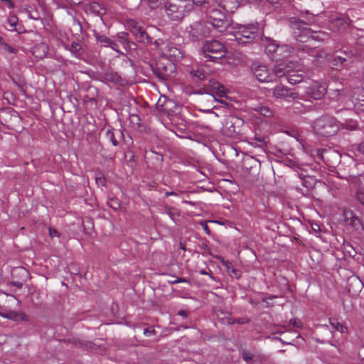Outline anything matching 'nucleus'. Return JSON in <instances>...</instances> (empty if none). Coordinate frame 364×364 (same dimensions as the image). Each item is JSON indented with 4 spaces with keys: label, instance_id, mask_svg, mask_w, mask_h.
<instances>
[{
    "label": "nucleus",
    "instance_id": "nucleus-1",
    "mask_svg": "<svg viewBox=\"0 0 364 364\" xmlns=\"http://www.w3.org/2000/svg\"><path fill=\"white\" fill-rule=\"evenodd\" d=\"M291 26L293 29V35L296 40L300 43H306L305 45H299L298 49L299 50H308L316 47L313 42L322 41L323 36H326L322 31H312L301 20L291 21Z\"/></svg>",
    "mask_w": 364,
    "mask_h": 364
},
{
    "label": "nucleus",
    "instance_id": "nucleus-2",
    "mask_svg": "<svg viewBox=\"0 0 364 364\" xmlns=\"http://www.w3.org/2000/svg\"><path fill=\"white\" fill-rule=\"evenodd\" d=\"M208 0H168L166 13L173 21H180L191 12L195 6H202Z\"/></svg>",
    "mask_w": 364,
    "mask_h": 364
},
{
    "label": "nucleus",
    "instance_id": "nucleus-3",
    "mask_svg": "<svg viewBox=\"0 0 364 364\" xmlns=\"http://www.w3.org/2000/svg\"><path fill=\"white\" fill-rule=\"evenodd\" d=\"M207 4L209 23L218 32L222 33L225 31L230 24L226 16L227 12L220 9L218 6H215L213 1L210 3L208 1Z\"/></svg>",
    "mask_w": 364,
    "mask_h": 364
},
{
    "label": "nucleus",
    "instance_id": "nucleus-4",
    "mask_svg": "<svg viewBox=\"0 0 364 364\" xmlns=\"http://www.w3.org/2000/svg\"><path fill=\"white\" fill-rule=\"evenodd\" d=\"M314 131L319 136L329 137L337 134L340 129L339 122L331 116H322L312 124Z\"/></svg>",
    "mask_w": 364,
    "mask_h": 364
},
{
    "label": "nucleus",
    "instance_id": "nucleus-5",
    "mask_svg": "<svg viewBox=\"0 0 364 364\" xmlns=\"http://www.w3.org/2000/svg\"><path fill=\"white\" fill-rule=\"evenodd\" d=\"M262 34L260 26L255 23L241 26L235 37L238 43L245 44L261 38Z\"/></svg>",
    "mask_w": 364,
    "mask_h": 364
},
{
    "label": "nucleus",
    "instance_id": "nucleus-6",
    "mask_svg": "<svg viewBox=\"0 0 364 364\" xmlns=\"http://www.w3.org/2000/svg\"><path fill=\"white\" fill-rule=\"evenodd\" d=\"M202 50L206 61L216 62L226 54L225 46L217 40L205 41Z\"/></svg>",
    "mask_w": 364,
    "mask_h": 364
},
{
    "label": "nucleus",
    "instance_id": "nucleus-7",
    "mask_svg": "<svg viewBox=\"0 0 364 364\" xmlns=\"http://www.w3.org/2000/svg\"><path fill=\"white\" fill-rule=\"evenodd\" d=\"M156 48L159 50L161 55L168 62L173 63L181 60L183 57L182 53L172 43L165 41L163 39H156L154 41Z\"/></svg>",
    "mask_w": 364,
    "mask_h": 364
},
{
    "label": "nucleus",
    "instance_id": "nucleus-8",
    "mask_svg": "<svg viewBox=\"0 0 364 364\" xmlns=\"http://www.w3.org/2000/svg\"><path fill=\"white\" fill-rule=\"evenodd\" d=\"M121 67L119 68L118 72H115V84H119L120 86L131 84L132 79L130 75L134 74L132 61L126 56H123Z\"/></svg>",
    "mask_w": 364,
    "mask_h": 364
},
{
    "label": "nucleus",
    "instance_id": "nucleus-9",
    "mask_svg": "<svg viewBox=\"0 0 364 364\" xmlns=\"http://www.w3.org/2000/svg\"><path fill=\"white\" fill-rule=\"evenodd\" d=\"M242 124L243 121L242 119L230 115L225 118L221 132L223 135L234 138L240 134V127Z\"/></svg>",
    "mask_w": 364,
    "mask_h": 364
},
{
    "label": "nucleus",
    "instance_id": "nucleus-10",
    "mask_svg": "<svg viewBox=\"0 0 364 364\" xmlns=\"http://www.w3.org/2000/svg\"><path fill=\"white\" fill-rule=\"evenodd\" d=\"M126 27L130 31L135 39L143 43H150L151 38L146 32V29L139 22L134 20H127Z\"/></svg>",
    "mask_w": 364,
    "mask_h": 364
},
{
    "label": "nucleus",
    "instance_id": "nucleus-11",
    "mask_svg": "<svg viewBox=\"0 0 364 364\" xmlns=\"http://www.w3.org/2000/svg\"><path fill=\"white\" fill-rule=\"evenodd\" d=\"M210 28L201 21L193 23L188 28L189 37L193 41H198L209 36Z\"/></svg>",
    "mask_w": 364,
    "mask_h": 364
},
{
    "label": "nucleus",
    "instance_id": "nucleus-12",
    "mask_svg": "<svg viewBox=\"0 0 364 364\" xmlns=\"http://www.w3.org/2000/svg\"><path fill=\"white\" fill-rule=\"evenodd\" d=\"M175 69L174 63L168 61L164 63L160 60L156 63V66L153 68V72L159 79L166 80L171 76V74Z\"/></svg>",
    "mask_w": 364,
    "mask_h": 364
},
{
    "label": "nucleus",
    "instance_id": "nucleus-13",
    "mask_svg": "<svg viewBox=\"0 0 364 364\" xmlns=\"http://www.w3.org/2000/svg\"><path fill=\"white\" fill-rule=\"evenodd\" d=\"M327 92L326 84L314 81L306 87V94L308 97L314 100H320Z\"/></svg>",
    "mask_w": 364,
    "mask_h": 364
},
{
    "label": "nucleus",
    "instance_id": "nucleus-14",
    "mask_svg": "<svg viewBox=\"0 0 364 364\" xmlns=\"http://www.w3.org/2000/svg\"><path fill=\"white\" fill-rule=\"evenodd\" d=\"M252 70L255 77L261 82H269L274 80V75L264 65H254Z\"/></svg>",
    "mask_w": 364,
    "mask_h": 364
},
{
    "label": "nucleus",
    "instance_id": "nucleus-15",
    "mask_svg": "<svg viewBox=\"0 0 364 364\" xmlns=\"http://www.w3.org/2000/svg\"><path fill=\"white\" fill-rule=\"evenodd\" d=\"M127 36V33H118L117 38H115V52H118L122 54L124 53V52L119 49L120 46H122L126 52L128 50L135 49L136 44L128 41Z\"/></svg>",
    "mask_w": 364,
    "mask_h": 364
},
{
    "label": "nucleus",
    "instance_id": "nucleus-16",
    "mask_svg": "<svg viewBox=\"0 0 364 364\" xmlns=\"http://www.w3.org/2000/svg\"><path fill=\"white\" fill-rule=\"evenodd\" d=\"M205 89L209 95L210 98L215 100V95L223 97L225 95V87L215 80H210L208 83L205 85Z\"/></svg>",
    "mask_w": 364,
    "mask_h": 364
},
{
    "label": "nucleus",
    "instance_id": "nucleus-17",
    "mask_svg": "<svg viewBox=\"0 0 364 364\" xmlns=\"http://www.w3.org/2000/svg\"><path fill=\"white\" fill-rule=\"evenodd\" d=\"M273 96L278 99H284L287 101L294 100L298 97V95L293 92L289 87L284 85L276 86L273 89Z\"/></svg>",
    "mask_w": 364,
    "mask_h": 364
},
{
    "label": "nucleus",
    "instance_id": "nucleus-18",
    "mask_svg": "<svg viewBox=\"0 0 364 364\" xmlns=\"http://www.w3.org/2000/svg\"><path fill=\"white\" fill-rule=\"evenodd\" d=\"M350 26V20L347 17H338L331 20L329 24L331 30L333 32H345Z\"/></svg>",
    "mask_w": 364,
    "mask_h": 364
},
{
    "label": "nucleus",
    "instance_id": "nucleus-19",
    "mask_svg": "<svg viewBox=\"0 0 364 364\" xmlns=\"http://www.w3.org/2000/svg\"><path fill=\"white\" fill-rule=\"evenodd\" d=\"M276 61V65L274 68V76L276 75L279 77H281L284 75H288L289 72H291V68L294 66V63L291 62L287 63L286 61H283L282 60H279V58L272 59Z\"/></svg>",
    "mask_w": 364,
    "mask_h": 364
},
{
    "label": "nucleus",
    "instance_id": "nucleus-20",
    "mask_svg": "<svg viewBox=\"0 0 364 364\" xmlns=\"http://www.w3.org/2000/svg\"><path fill=\"white\" fill-rule=\"evenodd\" d=\"M122 98L121 100V105L122 106V109H120L119 112L118 111V108H115V112L117 113L118 120L119 122L124 121L127 119L129 115L130 105L129 101L130 97L126 93H122Z\"/></svg>",
    "mask_w": 364,
    "mask_h": 364
},
{
    "label": "nucleus",
    "instance_id": "nucleus-21",
    "mask_svg": "<svg viewBox=\"0 0 364 364\" xmlns=\"http://www.w3.org/2000/svg\"><path fill=\"white\" fill-rule=\"evenodd\" d=\"M215 6H218L220 9L228 13H234L240 6V0H215Z\"/></svg>",
    "mask_w": 364,
    "mask_h": 364
},
{
    "label": "nucleus",
    "instance_id": "nucleus-22",
    "mask_svg": "<svg viewBox=\"0 0 364 364\" xmlns=\"http://www.w3.org/2000/svg\"><path fill=\"white\" fill-rule=\"evenodd\" d=\"M304 71L296 68L295 65H294L291 68V72H289L287 75V81L292 85H296L299 82H301L304 80Z\"/></svg>",
    "mask_w": 364,
    "mask_h": 364
},
{
    "label": "nucleus",
    "instance_id": "nucleus-23",
    "mask_svg": "<svg viewBox=\"0 0 364 364\" xmlns=\"http://www.w3.org/2000/svg\"><path fill=\"white\" fill-rule=\"evenodd\" d=\"M293 51L294 48L288 45H279L276 56H271V58L276 59L277 58L282 60L283 58L289 56Z\"/></svg>",
    "mask_w": 364,
    "mask_h": 364
},
{
    "label": "nucleus",
    "instance_id": "nucleus-24",
    "mask_svg": "<svg viewBox=\"0 0 364 364\" xmlns=\"http://www.w3.org/2000/svg\"><path fill=\"white\" fill-rule=\"evenodd\" d=\"M328 93L331 98L336 99L338 96L342 95L343 92V85L341 83L330 84L327 87Z\"/></svg>",
    "mask_w": 364,
    "mask_h": 364
},
{
    "label": "nucleus",
    "instance_id": "nucleus-25",
    "mask_svg": "<svg viewBox=\"0 0 364 364\" xmlns=\"http://www.w3.org/2000/svg\"><path fill=\"white\" fill-rule=\"evenodd\" d=\"M1 316L17 321L18 320L25 321L26 320V315L23 313H18L14 311H5L0 314Z\"/></svg>",
    "mask_w": 364,
    "mask_h": 364
},
{
    "label": "nucleus",
    "instance_id": "nucleus-26",
    "mask_svg": "<svg viewBox=\"0 0 364 364\" xmlns=\"http://www.w3.org/2000/svg\"><path fill=\"white\" fill-rule=\"evenodd\" d=\"M340 128L348 131H354L358 129V124L356 119L348 117L342 122H339Z\"/></svg>",
    "mask_w": 364,
    "mask_h": 364
},
{
    "label": "nucleus",
    "instance_id": "nucleus-27",
    "mask_svg": "<svg viewBox=\"0 0 364 364\" xmlns=\"http://www.w3.org/2000/svg\"><path fill=\"white\" fill-rule=\"evenodd\" d=\"M86 11L97 16H101L104 14V9L98 3L94 1L86 5Z\"/></svg>",
    "mask_w": 364,
    "mask_h": 364
},
{
    "label": "nucleus",
    "instance_id": "nucleus-28",
    "mask_svg": "<svg viewBox=\"0 0 364 364\" xmlns=\"http://www.w3.org/2000/svg\"><path fill=\"white\" fill-rule=\"evenodd\" d=\"M345 220L346 222H348L350 225L355 228H358L359 226L361 225L360 220L358 218L353 215L351 211H346L344 213Z\"/></svg>",
    "mask_w": 364,
    "mask_h": 364
},
{
    "label": "nucleus",
    "instance_id": "nucleus-29",
    "mask_svg": "<svg viewBox=\"0 0 364 364\" xmlns=\"http://www.w3.org/2000/svg\"><path fill=\"white\" fill-rule=\"evenodd\" d=\"M65 48L76 57L79 58L83 54L82 46L76 42H73L70 46H65Z\"/></svg>",
    "mask_w": 364,
    "mask_h": 364
},
{
    "label": "nucleus",
    "instance_id": "nucleus-30",
    "mask_svg": "<svg viewBox=\"0 0 364 364\" xmlns=\"http://www.w3.org/2000/svg\"><path fill=\"white\" fill-rule=\"evenodd\" d=\"M95 38L97 41L100 43L102 46H110L112 49H114L112 46L114 44L113 41L109 37H107L104 35L96 34Z\"/></svg>",
    "mask_w": 364,
    "mask_h": 364
},
{
    "label": "nucleus",
    "instance_id": "nucleus-31",
    "mask_svg": "<svg viewBox=\"0 0 364 364\" xmlns=\"http://www.w3.org/2000/svg\"><path fill=\"white\" fill-rule=\"evenodd\" d=\"M255 110L258 114L267 117H272L274 114L273 110L266 106H257L255 108Z\"/></svg>",
    "mask_w": 364,
    "mask_h": 364
},
{
    "label": "nucleus",
    "instance_id": "nucleus-32",
    "mask_svg": "<svg viewBox=\"0 0 364 364\" xmlns=\"http://www.w3.org/2000/svg\"><path fill=\"white\" fill-rule=\"evenodd\" d=\"M353 98L355 102H364V89L362 87L357 88L354 90Z\"/></svg>",
    "mask_w": 364,
    "mask_h": 364
},
{
    "label": "nucleus",
    "instance_id": "nucleus-33",
    "mask_svg": "<svg viewBox=\"0 0 364 364\" xmlns=\"http://www.w3.org/2000/svg\"><path fill=\"white\" fill-rule=\"evenodd\" d=\"M330 323H331V326H333L335 328V329L337 330L338 331H339L342 333L347 332V328L346 326H344L343 324H341V323H339L338 321L333 319V320H331L330 321Z\"/></svg>",
    "mask_w": 364,
    "mask_h": 364
},
{
    "label": "nucleus",
    "instance_id": "nucleus-34",
    "mask_svg": "<svg viewBox=\"0 0 364 364\" xmlns=\"http://www.w3.org/2000/svg\"><path fill=\"white\" fill-rule=\"evenodd\" d=\"M8 23L11 26V28L9 29V31H16L18 32V29L16 28V25L18 23V18L15 15L10 16L8 18Z\"/></svg>",
    "mask_w": 364,
    "mask_h": 364
},
{
    "label": "nucleus",
    "instance_id": "nucleus-35",
    "mask_svg": "<svg viewBox=\"0 0 364 364\" xmlns=\"http://www.w3.org/2000/svg\"><path fill=\"white\" fill-rule=\"evenodd\" d=\"M278 46L279 44L269 43L266 46L265 51L267 53L272 55V56H276Z\"/></svg>",
    "mask_w": 364,
    "mask_h": 364
},
{
    "label": "nucleus",
    "instance_id": "nucleus-36",
    "mask_svg": "<svg viewBox=\"0 0 364 364\" xmlns=\"http://www.w3.org/2000/svg\"><path fill=\"white\" fill-rule=\"evenodd\" d=\"M191 74L193 77H196L199 80H203L206 77V73L200 70H193L191 72Z\"/></svg>",
    "mask_w": 364,
    "mask_h": 364
},
{
    "label": "nucleus",
    "instance_id": "nucleus-37",
    "mask_svg": "<svg viewBox=\"0 0 364 364\" xmlns=\"http://www.w3.org/2000/svg\"><path fill=\"white\" fill-rule=\"evenodd\" d=\"M328 154V151L327 150H325V149H323V150H321V149H318L317 150V154H316V161L317 163H319V161H318V159L321 160V161H325L326 160V155Z\"/></svg>",
    "mask_w": 364,
    "mask_h": 364
},
{
    "label": "nucleus",
    "instance_id": "nucleus-38",
    "mask_svg": "<svg viewBox=\"0 0 364 364\" xmlns=\"http://www.w3.org/2000/svg\"><path fill=\"white\" fill-rule=\"evenodd\" d=\"M242 357L246 362H250L254 358V355L250 351L243 349L242 350Z\"/></svg>",
    "mask_w": 364,
    "mask_h": 364
},
{
    "label": "nucleus",
    "instance_id": "nucleus-39",
    "mask_svg": "<svg viewBox=\"0 0 364 364\" xmlns=\"http://www.w3.org/2000/svg\"><path fill=\"white\" fill-rule=\"evenodd\" d=\"M16 272L26 278L28 277L29 274L28 272L26 269L22 267L14 269L12 272V275L14 276V274H16Z\"/></svg>",
    "mask_w": 364,
    "mask_h": 364
},
{
    "label": "nucleus",
    "instance_id": "nucleus-40",
    "mask_svg": "<svg viewBox=\"0 0 364 364\" xmlns=\"http://www.w3.org/2000/svg\"><path fill=\"white\" fill-rule=\"evenodd\" d=\"M10 114V111L9 109H3L0 110V120L1 123L4 124L3 121L7 122L6 120V117Z\"/></svg>",
    "mask_w": 364,
    "mask_h": 364
},
{
    "label": "nucleus",
    "instance_id": "nucleus-41",
    "mask_svg": "<svg viewBox=\"0 0 364 364\" xmlns=\"http://www.w3.org/2000/svg\"><path fill=\"white\" fill-rule=\"evenodd\" d=\"M289 323L295 328H301L302 327V323L299 319H297V318L291 319L289 321Z\"/></svg>",
    "mask_w": 364,
    "mask_h": 364
},
{
    "label": "nucleus",
    "instance_id": "nucleus-42",
    "mask_svg": "<svg viewBox=\"0 0 364 364\" xmlns=\"http://www.w3.org/2000/svg\"><path fill=\"white\" fill-rule=\"evenodd\" d=\"M355 108L358 112H364V102H354Z\"/></svg>",
    "mask_w": 364,
    "mask_h": 364
},
{
    "label": "nucleus",
    "instance_id": "nucleus-43",
    "mask_svg": "<svg viewBox=\"0 0 364 364\" xmlns=\"http://www.w3.org/2000/svg\"><path fill=\"white\" fill-rule=\"evenodd\" d=\"M1 47H2V49H4V50L8 51L11 53H15V49L13 47H11V46H9L8 43H6V42L3 43Z\"/></svg>",
    "mask_w": 364,
    "mask_h": 364
},
{
    "label": "nucleus",
    "instance_id": "nucleus-44",
    "mask_svg": "<svg viewBox=\"0 0 364 364\" xmlns=\"http://www.w3.org/2000/svg\"><path fill=\"white\" fill-rule=\"evenodd\" d=\"M231 319L228 320V323L232 324L234 323H237L239 324H244L247 323L249 321L248 318H242L240 319H237V321H230Z\"/></svg>",
    "mask_w": 364,
    "mask_h": 364
},
{
    "label": "nucleus",
    "instance_id": "nucleus-45",
    "mask_svg": "<svg viewBox=\"0 0 364 364\" xmlns=\"http://www.w3.org/2000/svg\"><path fill=\"white\" fill-rule=\"evenodd\" d=\"M200 225L202 226L204 232L207 234V235H210V230L209 228V227L208 226V224H207V222L206 221H200Z\"/></svg>",
    "mask_w": 364,
    "mask_h": 364
},
{
    "label": "nucleus",
    "instance_id": "nucleus-46",
    "mask_svg": "<svg viewBox=\"0 0 364 364\" xmlns=\"http://www.w3.org/2000/svg\"><path fill=\"white\" fill-rule=\"evenodd\" d=\"M165 212L170 217V218L175 222V215L172 213L171 208L170 207H166L165 208Z\"/></svg>",
    "mask_w": 364,
    "mask_h": 364
},
{
    "label": "nucleus",
    "instance_id": "nucleus-47",
    "mask_svg": "<svg viewBox=\"0 0 364 364\" xmlns=\"http://www.w3.org/2000/svg\"><path fill=\"white\" fill-rule=\"evenodd\" d=\"M154 334H155V330L154 328H147L144 330V335L146 336L149 337Z\"/></svg>",
    "mask_w": 364,
    "mask_h": 364
},
{
    "label": "nucleus",
    "instance_id": "nucleus-48",
    "mask_svg": "<svg viewBox=\"0 0 364 364\" xmlns=\"http://www.w3.org/2000/svg\"><path fill=\"white\" fill-rule=\"evenodd\" d=\"M199 274L201 275H208L213 280H215V277L210 269L209 272H207L205 269H201L199 271Z\"/></svg>",
    "mask_w": 364,
    "mask_h": 364
},
{
    "label": "nucleus",
    "instance_id": "nucleus-49",
    "mask_svg": "<svg viewBox=\"0 0 364 364\" xmlns=\"http://www.w3.org/2000/svg\"><path fill=\"white\" fill-rule=\"evenodd\" d=\"M217 259H219L220 261V262L223 264V265L225 266V267H227L228 269L230 267L231 263L229 261L225 260L221 257H218Z\"/></svg>",
    "mask_w": 364,
    "mask_h": 364
},
{
    "label": "nucleus",
    "instance_id": "nucleus-50",
    "mask_svg": "<svg viewBox=\"0 0 364 364\" xmlns=\"http://www.w3.org/2000/svg\"><path fill=\"white\" fill-rule=\"evenodd\" d=\"M49 235L51 237H59L60 236V233L58 232L57 230H55L54 228H49Z\"/></svg>",
    "mask_w": 364,
    "mask_h": 364
},
{
    "label": "nucleus",
    "instance_id": "nucleus-51",
    "mask_svg": "<svg viewBox=\"0 0 364 364\" xmlns=\"http://www.w3.org/2000/svg\"><path fill=\"white\" fill-rule=\"evenodd\" d=\"M11 285L16 287L18 289H21L23 285V282L22 281H12Z\"/></svg>",
    "mask_w": 364,
    "mask_h": 364
},
{
    "label": "nucleus",
    "instance_id": "nucleus-52",
    "mask_svg": "<svg viewBox=\"0 0 364 364\" xmlns=\"http://www.w3.org/2000/svg\"><path fill=\"white\" fill-rule=\"evenodd\" d=\"M105 182V178L104 177H97L96 178V183L98 186H104Z\"/></svg>",
    "mask_w": 364,
    "mask_h": 364
},
{
    "label": "nucleus",
    "instance_id": "nucleus-53",
    "mask_svg": "<svg viewBox=\"0 0 364 364\" xmlns=\"http://www.w3.org/2000/svg\"><path fill=\"white\" fill-rule=\"evenodd\" d=\"M68 3L71 5H79L82 2L83 0H65Z\"/></svg>",
    "mask_w": 364,
    "mask_h": 364
},
{
    "label": "nucleus",
    "instance_id": "nucleus-54",
    "mask_svg": "<svg viewBox=\"0 0 364 364\" xmlns=\"http://www.w3.org/2000/svg\"><path fill=\"white\" fill-rule=\"evenodd\" d=\"M1 1L7 4L10 9H13L14 7V3L12 0H1Z\"/></svg>",
    "mask_w": 364,
    "mask_h": 364
},
{
    "label": "nucleus",
    "instance_id": "nucleus-55",
    "mask_svg": "<svg viewBox=\"0 0 364 364\" xmlns=\"http://www.w3.org/2000/svg\"><path fill=\"white\" fill-rule=\"evenodd\" d=\"M358 150L363 154H364V141L360 143L358 146Z\"/></svg>",
    "mask_w": 364,
    "mask_h": 364
},
{
    "label": "nucleus",
    "instance_id": "nucleus-56",
    "mask_svg": "<svg viewBox=\"0 0 364 364\" xmlns=\"http://www.w3.org/2000/svg\"><path fill=\"white\" fill-rule=\"evenodd\" d=\"M181 282H188V281L185 278H178V279L172 282L171 283L172 284H177V283H181Z\"/></svg>",
    "mask_w": 364,
    "mask_h": 364
},
{
    "label": "nucleus",
    "instance_id": "nucleus-57",
    "mask_svg": "<svg viewBox=\"0 0 364 364\" xmlns=\"http://www.w3.org/2000/svg\"><path fill=\"white\" fill-rule=\"evenodd\" d=\"M178 315L181 316L183 317H186L188 316V312L185 310H181L178 311Z\"/></svg>",
    "mask_w": 364,
    "mask_h": 364
},
{
    "label": "nucleus",
    "instance_id": "nucleus-58",
    "mask_svg": "<svg viewBox=\"0 0 364 364\" xmlns=\"http://www.w3.org/2000/svg\"><path fill=\"white\" fill-rule=\"evenodd\" d=\"M364 196L362 194L358 193L357 198L358 200L360 201L361 203L364 204V199L363 198Z\"/></svg>",
    "mask_w": 364,
    "mask_h": 364
},
{
    "label": "nucleus",
    "instance_id": "nucleus-59",
    "mask_svg": "<svg viewBox=\"0 0 364 364\" xmlns=\"http://www.w3.org/2000/svg\"><path fill=\"white\" fill-rule=\"evenodd\" d=\"M177 196V194L175 192H173V191L166 192V193H165V196L166 197H168V196Z\"/></svg>",
    "mask_w": 364,
    "mask_h": 364
},
{
    "label": "nucleus",
    "instance_id": "nucleus-60",
    "mask_svg": "<svg viewBox=\"0 0 364 364\" xmlns=\"http://www.w3.org/2000/svg\"><path fill=\"white\" fill-rule=\"evenodd\" d=\"M231 272L232 274H234L235 276H237L238 277H240V274H237V272H238V270L235 269V268H232L231 269Z\"/></svg>",
    "mask_w": 364,
    "mask_h": 364
},
{
    "label": "nucleus",
    "instance_id": "nucleus-61",
    "mask_svg": "<svg viewBox=\"0 0 364 364\" xmlns=\"http://www.w3.org/2000/svg\"><path fill=\"white\" fill-rule=\"evenodd\" d=\"M110 141H112V144H114V133L111 134Z\"/></svg>",
    "mask_w": 364,
    "mask_h": 364
},
{
    "label": "nucleus",
    "instance_id": "nucleus-62",
    "mask_svg": "<svg viewBox=\"0 0 364 364\" xmlns=\"http://www.w3.org/2000/svg\"><path fill=\"white\" fill-rule=\"evenodd\" d=\"M4 43H5L4 38L0 36V46H2Z\"/></svg>",
    "mask_w": 364,
    "mask_h": 364
},
{
    "label": "nucleus",
    "instance_id": "nucleus-63",
    "mask_svg": "<svg viewBox=\"0 0 364 364\" xmlns=\"http://www.w3.org/2000/svg\"><path fill=\"white\" fill-rule=\"evenodd\" d=\"M267 1L272 4L276 3L277 1V0H267Z\"/></svg>",
    "mask_w": 364,
    "mask_h": 364
},
{
    "label": "nucleus",
    "instance_id": "nucleus-64",
    "mask_svg": "<svg viewBox=\"0 0 364 364\" xmlns=\"http://www.w3.org/2000/svg\"><path fill=\"white\" fill-rule=\"evenodd\" d=\"M338 60L341 61V63H343L345 61V58H341V57H338Z\"/></svg>",
    "mask_w": 364,
    "mask_h": 364
}]
</instances>
